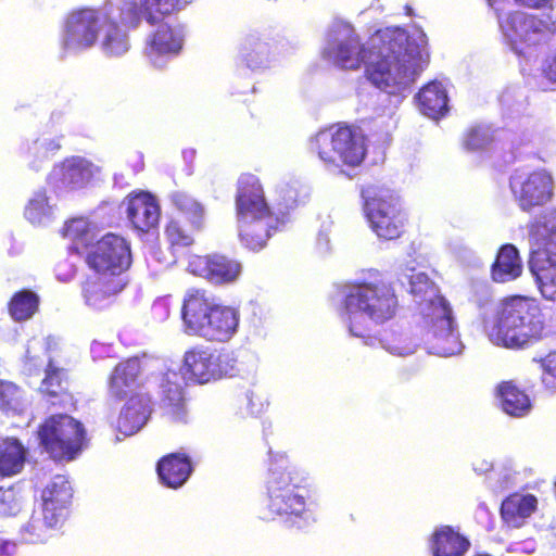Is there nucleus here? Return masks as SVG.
<instances>
[{"mask_svg":"<svg viewBox=\"0 0 556 556\" xmlns=\"http://www.w3.org/2000/svg\"><path fill=\"white\" fill-rule=\"evenodd\" d=\"M344 295V321L353 337L366 339L370 336L371 324L384 323L395 315L397 299L386 286H350Z\"/></svg>","mask_w":556,"mask_h":556,"instance_id":"39448f33","label":"nucleus"},{"mask_svg":"<svg viewBox=\"0 0 556 556\" xmlns=\"http://www.w3.org/2000/svg\"><path fill=\"white\" fill-rule=\"evenodd\" d=\"M151 410V400L147 393L127 397L117 420L118 432L125 437L137 433L148 421Z\"/></svg>","mask_w":556,"mask_h":556,"instance_id":"a878e982","label":"nucleus"},{"mask_svg":"<svg viewBox=\"0 0 556 556\" xmlns=\"http://www.w3.org/2000/svg\"><path fill=\"white\" fill-rule=\"evenodd\" d=\"M131 261L128 242L121 236L108 233L90 247L87 264L94 274L109 278H123Z\"/></svg>","mask_w":556,"mask_h":556,"instance_id":"ddd939ff","label":"nucleus"},{"mask_svg":"<svg viewBox=\"0 0 556 556\" xmlns=\"http://www.w3.org/2000/svg\"><path fill=\"white\" fill-rule=\"evenodd\" d=\"M181 318L188 334L226 342L238 330L240 313L217 303L205 290L189 289L182 300Z\"/></svg>","mask_w":556,"mask_h":556,"instance_id":"20e7f679","label":"nucleus"},{"mask_svg":"<svg viewBox=\"0 0 556 556\" xmlns=\"http://www.w3.org/2000/svg\"><path fill=\"white\" fill-rule=\"evenodd\" d=\"M233 368L229 353L198 346L185 353L180 371L188 381L207 383L230 375Z\"/></svg>","mask_w":556,"mask_h":556,"instance_id":"f8f14e48","label":"nucleus"},{"mask_svg":"<svg viewBox=\"0 0 556 556\" xmlns=\"http://www.w3.org/2000/svg\"><path fill=\"white\" fill-rule=\"evenodd\" d=\"M538 508V498L533 494L518 492L506 496L501 505L503 520L513 527H519Z\"/></svg>","mask_w":556,"mask_h":556,"instance_id":"7c9ffc66","label":"nucleus"},{"mask_svg":"<svg viewBox=\"0 0 556 556\" xmlns=\"http://www.w3.org/2000/svg\"><path fill=\"white\" fill-rule=\"evenodd\" d=\"M404 276L408 280L410 293L419 304L424 318L438 314V306H448L425 273L416 271L412 267L405 269Z\"/></svg>","mask_w":556,"mask_h":556,"instance_id":"5701e85b","label":"nucleus"},{"mask_svg":"<svg viewBox=\"0 0 556 556\" xmlns=\"http://www.w3.org/2000/svg\"><path fill=\"white\" fill-rule=\"evenodd\" d=\"M530 263L556 261V211L543 213L529 225Z\"/></svg>","mask_w":556,"mask_h":556,"instance_id":"a211bd4d","label":"nucleus"},{"mask_svg":"<svg viewBox=\"0 0 556 556\" xmlns=\"http://www.w3.org/2000/svg\"><path fill=\"white\" fill-rule=\"evenodd\" d=\"M469 547V540L450 526L437 528L429 539L432 556H465Z\"/></svg>","mask_w":556,"mask_h":556,"instance_id":"cd10ccee","label":"nucleus"},{"mask_svg":"<svg viewBox=\"0 0 556 556\" xmlns=\"http://www.w3.org/2000/svg\"><path fill=\"white\" fill-rule=\"evenodd\" d=\"M510 189L519 207L525 212H530L552 200L554 179L545 169L515 174L510 178Z\"/></svg>","mask_w":556,"mask_h":556,"instance_id":"2eb2a0df","label":"nucleus"},{"mask_svg":"<svg viewBox=\"0 0 556 556\" xmlns=\"http://www.w3.org/2000/svg\"><path fill=\"white\" fill-rule=\"evenodd\" d=\"M364 211L370 228L378 238L393 240L401 236L405 215L397 198L384 194L368 198Z\"/></svg>","mask_w":556,"mask_h":556,"instance_id":"4468645a","label":"nucleus"},{"mask_svg":"<svg viewBox=\"0 0 556 556\" xmlns=\"http://www.w3.org/2000/svg\"><path fill=\"white\" fill-rule=\"evenodd\" d=\"M125 287L123 278H109L93 274L88 277L84 287L83 294L86 304L94 308H103L109 305L113 298Z\"/></svg>","mask_w":556,"mask_h":556,"instance_id":"bb28decb","label":"nucleus"},{"mask_svg":"<svg viewBox=\"0 0 556 556\" xmlns=\"http://www.w3.org/2000/svg\"><path fill=\"white\" fill-rule=\"evenodd\" d=\"M63 236L73 241L76 250L87 247L93 239L90 224L85 218H74L66 223Z\"/></svg>","mask_w":556,"mask_h":556,"instance_id":"79ce46f5","label":"nucleus"},{"mask_svg":"<svg viewBox=\"0 0 556 556\" xmlns=\"http://www.w3.org/2000/svg\"><path fill=\"white\" fill-rule=\"evenodd\" d=\"M500 27L518 54H525L538 46L547 30H556V14H543L514 11L498 16Z\"/></svg>","mask_w":556,"mask_h":556,"instance_id":"9d476101","label":"nucleus"},{"mask_svg":"<svg viewBox=\"0 0 556 556\" xmlns=\"http://www.w3.org/2000/svg\"><path fill=\"white\" fill-rule=\"evenodd\" d=\"M41 445L56 460H72L81 448L84 429L68 415H55L39 430Z\"/></svg>","mask_w":556,"mask_h":556,"instance_id":"9b49d317","label":"nucleus"},{"mask_svg":"<svg viewBox=\"0 0 556 556\" xmlns=\"http://www.w3.org/2000/svg\"><path fill=\"white\" fill-rule=\"evenodd\" d=\"M0 495H7V492H2V491L0 490Z\"/></svg>","mask_w":556,"mask_h":556,"instance_id":"bf43d9fd","label":"nucleus"},{"mask_svg":"<svg viewBox=\"0 0 556 556\" xmlns=\"http://www.w3.org/2000/svg\"><path fill=\"white\" fill-rule=\"evenodd\" d=\"M244 400L247 401L248 403V406H249V410L251 414H254L255 410L253 409V393L248 391L244 393Z\"/></svg>","mask_w":556,"mask_h":556,"instance_id":"5fc2aeb1","label":"nucleus"},{"mask_svg":"<svg viewBox=\"0 0 556 556\" xmlns=\"http://www.w3.org/2000/svg\"><path fill=\"white\" fill-rule=\"evenodd\" d=\"M501 408L514 417L526 416L532 407L529 395L514 381L501 382L495 392Z\"/></svg>","mask_w":556,"mask_h":556,"instance_id":"2f4dec72","label":"nucleus"},{"mask_svg":"<svg viewBox=\"0 0 556 556\" xmlns=\"http://www.w3.org/2000/svg\"><path fill=\"white\" fill-rule=\"evenodd\" d=\"M37 306V295L30 291H22L12 299L10 313L15 320H25L33 316Z\"/></svg>","mask_w":556,"mask_h":556,"instance_id":"37998d69","label":"nucleus"},{"mask_svg":"<svg viewBox=\"0 0 556 556\" xmlns=\"http://www.w3.org/2000/svg\"><path fill=\"white\" fill-rule=\"evenodd\" d=\"M452 311L450 306H438V314L426 317V323L431 325L432 353L440 356H452L459 354L463 350L458 334L454 330Z\"/></svg>","mask_w":556,"mask_h":556,"instance_id":"6ab92c4d","label":"nucleus"},{"mask_svg":"<svg viewBox=\"0 0 556 556\" xmlns=\"http://www.w3.org/2000/svg\"><path fill=\"white\" fill-rule=\"evenodd\" d=\"M463 146L468 153L482 154L486 146V125L480 122L469 126L464 135Z\"/></svg>","mask_w":556,"mask_h":556,"instance_id":"a18cd8bd","label":"nucleus"},{"mask_svg":"<svg viewBox=\"0 0 556 556\" xmlns=\"http://www.w3.org/2000/svg\"><path fill=\"white\" fill-rule=\"evenodd\" d=\"M127 218L139 231L147 232L159 224L160 206L148 192L129 195L125 201Z\"/></svg>","mask_w":556,"mask_h":556,"instance_id":"b1692460","label":"nucleus"},{"mask_svg":"<svg viewBox=\"0 0 556 556\" xmlns=\"http://www.w3.org/2000/svg\"><path fill=\"white\" fill-rule=\"evenodd\" d=\"M165 235L173 247H187L193 242L191 235L181 227L178 220L168 223Z\"/></svg>","mask_w":556,"mask_h":556,"instance_id":"de8ad7c7","label":"nucleus"},{"mask_svg":"<svg viewBox=\"0 0 556 556\" xmlns=\"http://www.w3.org/2000/svg\"><path fill=\"white\" fill-rule=\"evenodd\" d=\"M321 54L336 66L357 70L362 64L367 66L368 41L362 43L358 34L350 23L334 21L328 29Z\"/></svg>","mask_w":556,"mask_h":556,"instance_id":"1a4fd4ad","label":"nucleus"},{"mask_svg":"<svg viewBox=\"0 0 556 556\" xmlns=\"http://www.w3.org/2000/svg\"><path fill=\"white\" fill-rule=\"evenodd\" d=\"M418 110L432 119L443 117L448 111V98L445 86L438 80L424 86L415 96Z\"/></svg>","mask_w":556,"mask_h":556,"instance_id":"c85d7f7f","label":"nucleus"},{"mask_svg":"<svg viewBox=\"0 0 556 556\" xmlns=\"http://www.w3.org/2000/svg\"><path fill=\"white\" fill-rule=\"evenodd\" d=\"M237 216L241 241L251 250L262 249L270 230L277 227L278 219L270 213L260 180L253 175L239 180Z\"/></svg>","mask_w":556,"mask_h":556,"instance_id":"423d86ee","label":"nucleus"},{"mask_svg":"<svg viewBox=\"0 0 556 556\" xmlns=\"http://www.w3.org/2000/svg\"><path fill=\"white\" fill-rule=\"evenodd\" d=\"M161 401L166 413L177 421H185L186 408L180 377L168 370L160 378Z\"/></svg>","mask_w":556,"mask_h":556,"instance_id":"c756f323","label":"nucleus"},{"mask_svg":"<svg viewBox=\"0 0 556 556\" xmlns=\"http://www.w3.org/2000/svg\"><path fill=\"white\" fill-rule=\"evenodd\" d=\"M72 497V488L64 476H55L42 491V508L47 523L60 526L66 516V506Z\"/></svg>","mask_w":556,"mask_h":556,"instance_id":"4be33fe9","label":"nucleus"},{"mask_svg":"<svg viewBox=\"0 0 556 556\" xmlns=\"http://www.w3.org/2000/svg\"><path fill=\"white\" fill-rule=\"evenodd\" d=\"M140 10L136 0H112L100 8L71 11L63 24L61 47L78 53L100 40L101 50L109 56H121L129 50L126 27H137Z\"/></svg>","mask_w":556,"mask_h":556,"instance_id":"f03ea898","label":"nucleus"},{"mask_svg":"<svg viewBox=\"0 0 556 556\" xmlns=\"http://www.w3.org/2000/svg\"><path fill=\"white\" fill-rule=\"evenodd\" d=\"M539 362L543 369V382L556 388V351L548 353Z\"/></svg>","mask_w":556,"mask_h":556,"instance_id":"09e8293b","label":"nucleus"},{"mask_svg":"<svg viewBox=\"0 0 556 556\" xmlns=\"http://www.w3.org/2000/svg\"><path fill=\"white\" fill-rule=\"evenodd\" d=\"M366 345H380L390 354L407 356L416 352L417 344L406 334L400 331H384L380 338L369 336L364 339Z\"/></svg>","mask_w":556,"mask_h":556,"instance_id":"f704fd0d","label":"nucleus"},{"mask_svg":"<svg viewBox=\"0 0 556 556\" xmlns=\"http://www.w3.org/2000/svg\"><path fill=\"white\" fill-rule=\"evenodd\" d=\"M55 276L58 280L67 282L75 276V266L68 261H62L55 266Z\"/></svg>","mask_w":556,"mask_h":556,"instance_id":"3c124183","label":"nucleus"},{"mask_svg":"<svg viewBox=\"0 0 556 556\" xmlns=\"http://www.w3.org/2000/svg\"><path fill=\"white\" fill-rule=\"evenodd\" d=\"M247 63L252 68H257L262 66H266L268 64V59L263 56L260 61H254V58L252 54H250L247 59Z\"/></svg>","mask_w":556,"mask_h":556,"instance_id":"864d4df0","label":"nucleus"},{"mask_svg":"<svg viewBox=\"0 0 556 556\" xmlns=\"http://www.w3.org/2000/svg\"><path fill=\"white\" fill-rule=\"evenodd\" d=\"M142 367L138 358H129L115 366L109 380L110 393L119 399H127L136 393H143L140 389V374Z\"/></svg>","mask_w":556,"mask_h":556,"instance_id":"393cba45","label":"nucleus"},{"mask_svg":"<svg viewBox=\"0 0 556 556\" xmlns=\"http://www.w3.org/2000/svg\"><path fill=\"white\" fill-rule=\"evenodd\" d=\"M187 269L192 275L204 278L213 285H227L238 280L242 265L222 254L191 255Z\"/></svg>","mask_w":556,"mask_h":556,"instance_id":"f3484780","label":"nucleus"},{"mask_svg":"<svg viewBox=\"0 0 556 556\" xmlns=\"http://www.w3.org/2000/svg\"><path fill=\"white\" fill-rule=\"evenodd\" d=\"M519 7L547 11L546 14H556V0H514Z\"/></svg>","mask_w":556,"mask_h":556,"instance_id":"8fccbe9b","label":"nucleus"},{"mask_svg":"<svg viewBox=\"0 0 556 556\" xmlns=\"http://www.w3.org/2000/svg\"><path fill=\"white\" fill-rule=\"evenodd\" d=\"M161 481L168 488H179L191 473L189 459L180 454H172L162 458L157 465Z\"/></svg>","mask_w":556,"mask_h":556,"instance_id":"72a5a7b5","label":"nucleus"},{"mask_svg":"<svg viewBox=\"0 0 556 556\" xmlns=\"http://www.w3.org/2000/svg\"><path fill=\"white\" fill-rule=\"evenodd\" d=\"M548 333L539 305L527 296L513 295L497 304L490 339L498 346L522 349Z\"/></svg>","mask_w":556,"mask_h":556,"instance_id":"7ed1b4c3","label":"nucleus"},{"mask_svg":"<svg viewBox=\"0 0 556 556\" xmlns=\"http://www.w3.org/2000/svg\"><path fill=\"white\" fill-rule=\"evenodd\" d=\"M93 175V166L81 157H71L55 165L49 175V182L58 190L84 187Z\"/></svg>","mask_w":556,"mask_h":556,"instance_id":"412c9836","label":"nucleus"},{"mask_svg":"<svg viewBox=\"0 0 556 556\" xmlns=\"http://www.w3.org/2000/svg\"><path fill=\"white\" fill-rule=\"evenodd\" d=\"M22 391L12 382L0 380V408L16 410L21 406Z\"/></svg>","mask_w":556,"mask_h":556,"instance_id":"49530a36","label":"nucleus"},{"mask_svg":"<svg viewBox=\"0 0 556 556\" xmlns=\"http://www.w3.org/2000/svg\"><path fill=\"white\" fill-rule=\"evenodd\" d=\"M170 201L189 219L193 227L199 228L202 225L204 207L200 202L182 191L173 192Z\"/></svg>","mask_w":556,"mask_h":556,"instance_id":"a19ab883","label":"nucleus"},{"mask_svg":"<svg viewBox=\"0 0 556 556\" xmlns=\"http://www.w3.org/2000/svg\"><path fill=\"white\" fill-rule=\"evenodd\" d=\"M25 462V450L16 439H4L0 443V476L18 473Z\"/></svg>","mask_w":556,"mask_h":556,"instance_id":"c9c22d12","label":"nucleus"},{"mask_svg":"<svg viewBox=\"0 0 556 556\" xmlns=\"http://www.w3.org/2000/svg\"><path fill=\"white\" fill-rule=\"evenodd\" d=\"M328 242H329V240H328V238L326 236H320L318 238V245H319L320 249L324 248L325 250H327L328 249Z\"/></svg>","mask_w":556,"mask_h":556,"instance_id":"6e6d98bb","label":"nucleus"},{"mask_svg":"<svg viewBox=\"0 0 556 556\" xmlns=\"http://www.w3.org/2000/svg\"><path fill=\"white\" fill-rule=\"evenodd\" d=\"M53 215L54 204L51 203L46 191H35L25 206V218L33 225H46L53 218Z\"/></svg>","mask_w":556,"mask_h":556,"instance_id":"e433bc0d","label":"nucleus"},{"mask_svg":"<svg viewBox=\"0 0 556 556\" xmlns=\"http://www.w3.org/2000/svg\"><path fill=\"white\" fill-rule=\"evenodd\" d=\"M98 344L97 343H93L92 346H91V350L94 351V348L97 346Z\"/></svg>","mask_w":556,"mask_h":556,"instance_id":"13d9d810","label":"nucleus"},{"mask_svg":"<svg viewBox=\"0 0 556 556\" xmlns=\"http://www.w3.org/2000/svg\"><path fill=\"white\" fill-rule=\"evenodd\" d=\"M58 526H50L47 523L46 511L42 508V517L33 516L29 522L22 530V538L26 543H41L46 541L50 531Z\"/></svg>","mask_w":556,"mask_h":556,"instance_id":"c03bdc74","label":"nucleus"},{"mask_svg":"<svg viewBox=\"0 0 556 556\" xmlns=\"http://www.w3.org/2000/svg\"><path fill=\"white\" fill-rule=\"evenodd\" d=\"M522 273V264L518 250L513 244H504L498 250L491 265V277L496 282H508Z\"/></svg>","mask_w":556,"mask_h":556,"instance_id":"473e14b6","label":"nucleus"},{"mask_svg":"<svg viewBox=\"0 0 556 556\" xmlns=\"http://www.w3.org/2000/svg\"><path fill=\"white\" fill-rule=\"evenodd\" d=\"M428 61L427 36L420 28L387 27L368 40L367 77L390 96L404 98Z\"/></svg>","mask_w":556,"mask_h":556,"instance_id":"f257e3e1","label":"nucleus"},{"mask_svg":"<svg viewBox=\"0 0 556 556\" xmlns=\"http://www.w3.org/2000/svg\"><path fill=\"white\" fill-rule=\"evenodd\" d=\"M268 511L264 518L285 517L299 528L315 520L314 513L307 507L305 498L291 470L287 466L276 465L270 468L267 482Z\"/></svg>","mask_w":556,"mask_h":556,"instance_id":"6e6552de","label":"nucleus"},{"mask_svg":"<svg viewBox=\"0 0 556 556\" xmlns=\"http://www.w3.org/2000/svg\"><path fill=\"white\" fill-rule=\"evenodd\" d=\"M529 269L545 300L556 301V261L548 263H530Z\"/></svg>","mask_w":556,"mask_h":556,"instance_id":"4c0bfd02","label":"nucleus"},{"mask_svg":"<svg viewBox=\"0 0 556 556\" xmlns=\"http://www.w3.org/2000/svg\"><path fill=\"white\" fill-rule=\"evenodd\" d=\"M136 2H138L136 0ZM140 18L144 17L150 24L156 23L162 16L170 14L182 7L181 0H140L137 3Z\"/></svg>","mask_w":556,"mask_h":556,"instance_id":"ea45409f","label":"nucleus"},{"mask_svg":"<svg viewBox=\"0 0 556 556\" xmlns=\"http://www.w3.org/2000/svg\"><path fill=\"white\" fill-rule=\"evenodd\" d=\"M184 29L161 24L150 36L146 53L155 67H163L167 60L178 54L184 43Z\"/></svg>","mask_w":556,"mask_h":556,"instance_id":"aec40b11","label":"nucleus"},{"mask_svg":"<svg viewBox=\"0 0 556 556\" xmlns=\"http://www.w3.org/2000/svg\"><path fill=\"white\" fill-rule=\"evenodd\" d=\"M542 72L547 80L556 84V50L554 54L546 58Z\"/></svg>","mask_w":556,"mask_h":556,"instance_id":"603ef678","label":"nucleus"},{"mask_svg":"<svg viewBox=\"0 0 556 556\" xmlns=\"http://www.w3.org/2000/svg\"><path fill=\"white\" fill-rule=\"evenodd\" d=\"M60 149V142L52 138H39L23 148V154L33 168H37L40 163L48 160L50 154Z\"/></svg>","mask_w":556,"mask_h":556,"instance_id":"58836bf2","label":"nucleus"},{"mask_svg":"<svg viewBox=\"0 0 556 556\" xmlns=\"http://www.w3.org/2000/svg\"><path fill=\"white\" fill-rule=\"evenodd\" d=\"M52 343L56 344L50 338L46 340L33 339L29 341L25 367L31 374L46 366V377L41 382L40 391L50 396H58L65 392L67 382L64 370L55 367L51 359L50 350Z\"/></svg>","mask_w":556,"mask_h":556,"instance_id":"dca6fc26","label":"nucleus"},{"mask_svg":"<svg viewBox=\"0 0 556 556\" xmlns=\"http://www.w3.org/2000/svg\"><path fill=\"white\" fill-rule=\"evenodd\" d=\"M264 52H265V47H264V46H260V47L257 48L256 54H257V55H262V56H263V55H264Z\"/></svg>","mask_w":556,"mask_h":556,"instance_id":"4d7b16f0","label":"nucleus"},{"mask_svg":"<svg viewBox=\"0 0 556 556\" xmlns=\"http://www.w3.org/2000/svg\"><path fill=\"white\" fill-rule=\"evenodd\" d=\"M309 150L317 154L328 169L339 173H345L344 167L359 166L367 151L364 135L348 126L318 131L309 139Z\"/></svg>","mask_w":556,"mask_h":556,"instance_id":"0eeeda50","label":"nucleus"}]
</instances>
